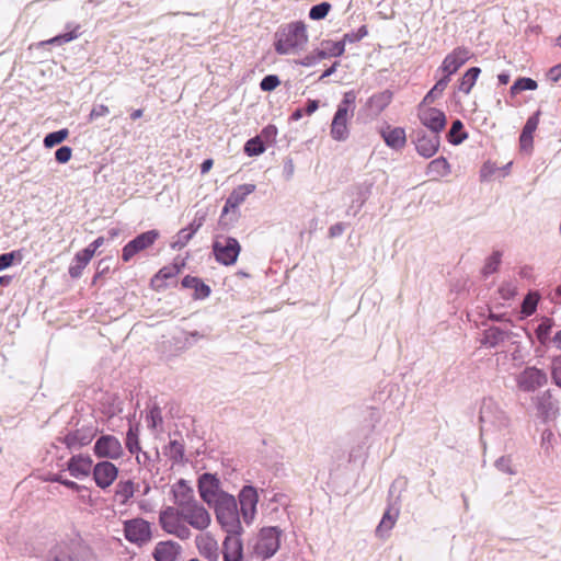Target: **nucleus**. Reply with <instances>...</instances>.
<instances>
[{
    "label": "nucleus",
    "mask_w": 561,
    "mask_h": 561,
    "mask_svg": "<svg viewBox=\"0 0 561 561\" xmlns=\"http://www.w3.org/2000/svg\"><path fill=\"white\" fill-rule=\"evenodd\" d=\"M309 41L302 22L289 23L275 34L274 47L279 55H295L305 49Z\"/></svg>",
    "instance_id": "f257e3e1"
},
{
    "label": "nucleus",
    "mask_w": 561,
    "mask_h": 561,
    "mask_svg": "<svg viewBox=\"0 0 561 561\" xmlns=\"http://www.w3.org/2000/svg\"><path fill=\"white\" fill-rule=\"evenodd\" d=\"M356 102V93L351 90L343 94L342 101L333 116L330 135L336 141H344L350 136L348 121L353 116Z\"/></svg>",
    "instance_id": "f03ea898"
},
{
    "label": "nucleus",
    "mask_w": 561,
    "mask_h": 561,
    "mask_svg": "<svg viewBox=\"0 0 561 561\" xmlns=\"http://www.w3.org/2000/svg\"><path fill=\"white\" fill-rule=\"evenodd\" d=\"M159 525L169 535L180 540L192 537L190 527L185 524L183 510L180 506H165L159 513Z\"/></svg>",
    "instance_id": "7ed1b4c3"
},
{
    "label": "nucleus",
    "mask_w": 561,
    "mask_h": 561,
    "mask_svg": "<svg viewBox=\"0 0 561 561\" xmlns=\"http://www.w3.org/2000/svg\"><path fill=\"white\" fill-rule=\"evenodd\" d=\"M216 507V517L225 531L230 534H240L242 530L238 515L237 502L232 495H226L214 504Z\"/></svg>",
    "instance_id": "20e7f679"
},
{
    "label": "nucleus",
    "mask_w": 561,
    "mask_h": 561,
    "mask_svg": "<svg viewBox=\"0 0 561 561\" xmlns=\"http://www.w3.org/2000/svg\"><path fill=\"white\" fill-rule=\"evenodd\" d=\"M213 251L217 262L229 266L237 262L241 245L232 237L218 236L214 241Z\"/></svg>",
    "instance_id": "39448f33"
},
{
    "label": "nucleus",
    "mask_w": 561,
    "mask_h": 561,
    "mask_svg": "<svg viewBox=\"0 0 561 561\" xmlns=\"http://www.w3.org/2000/svg\"><path fill=\"white\" fill-rule=\"evenodd\" d=\"M185 524L191 528L204 531L211 524L210 513L197 501L182 506Z\"/></svg>",
    "instance_id": "423d86ee"
},
{
    "label": "nucleus",
    "mask_w": 561,
    "mask_h": 561,
    "mask_svg": "<svg viewBox=\"0 0 561 561\" xmlns=\"http://www.w3.org/2000/svg\"><path fill=\"white\" fill-rule=\"evenodd\" d=\"M93 453L98 458L117 460L124 456V447L116 436L107 434L96 439Z\"/></svg>",
    "instance_id": "0eeeda50"
},
{
    "label": "nucleus",
    "mask_w": 561,
    "mask_h": 561,
    "mask_svg": "<svg viewBox=\"0 0 561 561\" xmlns=\"http://www.w3.org/2000/svg\"><path fill=\"white\" fill-rule=\"evenodd\" d=\"M280 545V530L276 527L262 528L255 545V551L264 559L271 558Z\"/></svg>",
    "instance_id": "6e6552de"
},
{
    "label": "nucleus",
    "mask_w": 561,
    "mask_h": 561,
    "mask_svg": "<svg viewBox=\"0 0 561 561\" xmlns=\"http://www.w3.org/2000/svg\"><path fill=\"white\" fill-rule=\"evenodd\" d=\"M160 233L158 230H149L140 233L129 241L122 251L124 262H129L137 253L149 249L158 240Z\"/></svg>",
    "instance_id": "1a4fd4ad"
},
{
    "label": "nucleus",
    "mask_w": 561,
    "mask_h": 561,
    "mask_svg": "<svg viewBox=\"0 0 561 561\" xmlns=\"http://www.w3.org/2000/svg\"><path fill=\"white\" fill-rule=\"evenodd\" d=\"M198 492L201 499L208 505H214L227 493L220 491L219 480L210 473H203L198 479Z\"/></svg>",
    "instance_id": "9d476101"
},
{
    "label": "nucleus",
    "mask_w": 561,
    "mask_h": 561,
    "mask_svg": "<svg viewBox=\"0 0 561 561\" xmlns=\"http://www.w3.org/2000/svg\"><path fill=\"white\" fill-rule=\"evenodd\" d=\"M125 538L136 545H142L151 539V526L142 518H134L124 523Z\"/></svg>",
    "instance_id": "9b49d317"
},
{
    "label": "nucleus",
    "mask_w": 561,
    "mask_h": 561,
    "mask_svg": "<svg viewBox=\"0 0 561 561\" xmlns=\"http://www.w3.org/2000/svg\"><path fill=\"white\" fill-rule=\"evenodd\" d=\"M519 390L533 392L547 383V375L537 367H527L516 377Z\"/></svg>",
    "instance_id": "f8f14e48"
},
{
    "label": "nucleus",
    "mask_w": 561,
    "mask_h": 561,
    "mask_svg": "<svg viewBox=\"0 0 561 561\" xmlns=\"http://www.w3.org/2000/svg\"><path fill=\"white\" fill-rule=\"evenodd\" d=\"M392 99L390 90L376 92L366 100L362 111L368 118L375 119L390 105Z\"/></svg>",
    "instance_id": "ddd939ff"
},
{
    "label": "nucleus",
    "mask_w": 561,
    "mask_h": 561,
    "mask_svg": "<svg viewBox=\"0 0 561 561\" xmlns=\"http://www.w3.org/2000/svg\"><path fill=\"white\" fill-rule=\"evenodd\" d=\"M421 123L434 134H439L446 126V115L443 111L421 104L419 106Z\"/></svg>",
    "instance_id": "4468645a"
},
{
    "label": "nucleus",
    "mask_w": 561,
    "mask_h": 561,
    "mask_svg": "<svg viewBox=\"0 0 561 561\" xmlns=\"http://www.w3.org/2000/svg\"><path fill=\"white\" fill-rule=\"evenodd\" d=\"M93 479L101 489H107L118 476V468L111 461L103 460L93 466Z\"/></svg>",
    "instance_id": "2eb2a0df"
},
{
    "label": "nucleus",
    "mask_w": 561,
    "mask_h": 561,
    "mask_svg": "<svg viewBox=\"0 0 561 561\" xmlns=\"http://www.w3.org/2000/svg\"><path fill=\"white\" fill-rule=\"evenodd\" d=\"M194 542L198 553L205 559L209 561H217L219 559V546L210 533L199 531Z\"/></svg>",
    "instance_id": "dca6fc26"
},
{
    "label": "nucleus",
    "mask_w": 561,
    "mask_h": 561,
    "mask_svg": "<svg viewBox=\"0 0 561 561\" xmlns=\"http://www.w3.org/2000/svg\"><path fill=\"white\" fill-rule=\"evenodd\" d=\"M471 53L466 47H457L451 50L443 60L440 70L450 77L470 59Z\"/></svg>",
    "instance_id": "f3484780"
},
{
    "label": "nucleus",
    "mask_w": 561,
    "mask_h": 561,
    "mask_svg": "<svg viewBox=\"0 0 561 561\" xmlns=\"http://www.w3.org/2000/svg\"><path fill=\"white\" fill-rule=\"evenodd\" d=\"M239 501L242 517L249 524L253 520L256 513L259 501L256 490L253 486H244L239 494Z\"/></svg>",
    "instance_id": "a211bd4d"
},
{
    "label": "nucleus",
    "mask_w": 561,
    "mask_h": 561,
    "mask_svg": "<svg viewBox=\"0 0 561 561\" xmlns=\"http://www.w3.org/2000/svg\"><path fill=\"white\" fill-rule=\"evenodd\" d=\"M182 546L173 540L159 541L153 549L154 561H180Z\"/></svg>",
    "instance_id": "6ab92c4d"
},
{
    "label": "nucleus",
    "mask_w": 561,
    "mask_h": 561,
    "mask_svg": "<svg viewBox=\"0 0 561 561\" xmlns=\"http://www.w3.org/2000/svg\"><path fill=\"white\" fill-rule=\"evenodd\" d=\"M67 468L75 478L88 477L93 470V461L88 455H77L69 459Z\"/></svg>",
    "instance_id": "aec40b11"
},
{
    "label": "nucleus",
    "mask_w": 561,
    "mask_h": 561,
    "mask_svg": "<svg viewBox=\"0 0 561 561\" xmlns=\"http://www.w3.org/2000/svg\"><path fill=\"white\" fill-rule=\"evenodd\" d=\"M254 184L248 183L237 186L229 195L222 209V215H226L230 209H236L241 205L245 198L255 191Z\"/></svg>",
    "instance_id": "412c9836"
},
{
    "label": "nucleus",
    "mask_w": 561,
    "mask_h": 561,
    "mask_svg": "<svg viewBox=\"0 0 561 561\" xmlns=\"http://www.w3.org/2000/svg\"><path fill=\"white\" fill-rule=\"evenodd\" d=\"M240 534L227 535L224 541V560L225 561H243V546Z\"/></svg>",
    "instance_id": "4be33fe9"
},
{
    "label": "nucleus",
    "mask_w": 561,
    "mask_h": 561,
    "mask_svg": "<svg viewBox=\"0 0 561 561\" xmlns=\"http://www.w3.org/2000/svg\"><path fill=\"white\" fill-rule=\"evenodd\" d=\"M386 145L394 150L402 149L407 144L405 130L402 127L387 126L380 131Z\"/></svg>",
    "instance_id": "5701e85b"
},
{
    "label": "nucleus",
    "mask_w": 561,
    "mask_h": 561,
    "mask_svg": "<svg viewBox=\"0 0 561 561\" xmlns=\"http://www.w3.org/2000/svg\"><path fill=\"white\" fill-rule=\"evenodd\" d=\"M172 494L176 506H184L192 503L194 500V490L184 479L179 480L172 485Z\"/></svg>",
    "instance_id": "b1692460"
},
{
    "label": "nucleus",
    "mask_w": 561,
    "mask_h": 561,
    "mask_svg": "<svg viewBox=\"0 0 561 561\" xmlns=\"http://www.w3.org/2000/svg\"><path fill=\"white\" fill-rule=\"evenodd\" d=\"M179 274L178 265L164 266L152 277L151 286L154 290H162L169 286V280L174 279Z\"/></svg>",
    "instance_id": "393cba45"
},
{
    "label": "nucleus",
    "mask_w": 561,
    "mask_h": 561,
    "mask_svg": "<svg viewBox=\"0 0 561 561\" xmlns=\"http://www.w3.org/2000/svg\"><path fill=\"white\" fill-rule=\"evenodd\" d=\"M439 148V136L434 134L431 136L422 135L416 140V150L424 158L433 157Z\"/></svg>",
    "instance_id": "a878e982"
},
{
    "label": "nucleus",
    "mask_w": 561,
    "mask_h": 561,
    "mask_svg": "<svg viewBox=\"0 0 561 561\" xmlns=\"http://www.w3.org/2000/svg\"><path fill=\"white\" fill-rule=\"evenodd\" d=\"M538 124H539L538 113L530 116L527 119V122L523 128L522 135L519 137V144H520L522 150H525V151L531 150L533 139H534L533 135H534L535 130L537 129Z\"/></svg>",
    "instance_id": "bb28decb"
},
{
    "label": "nucleus",
    "mask_w": 561,
    "mask_h": 561,
    "mask_svg": "<svg viewBox=\"0 0 561 561\" xmlns=\"http://www.w3.org/2000/svg\"><path fill=\"white\" fill-rule=\"evenodd\" d=\"M93 433L85 430H77L67 434L64 438V443L68 448L76 449L87 446L93 439Z\"/></svg>",
    "instance_id": "cd10ccee"
},
{
    "label": "nucleus",
    "mask_w": 561,
    "mask_h": 561,
    "mask_svg": "<svg viewBox=\"0 0 561 561\" xmlns=\"http://www.w3.org/2000/svg\"><path fill=\"white\" fill-rule=\"evenodd\" d=\"M352 41L350 35H345L343 41L333 42V41H323L319 48L320 57H336L343 55L345 50V42Z\"/></svg>",
    "instance_id": "c85d7f7f"
},
{
    "label": "nucleus",
    "mask_w": 561,
    "mask_h": 561,
    "mask_svg": "<svg viewBox=\"0 0 561 561\" xmlns=\"http://www.w3.org/2000/svg\"><path fill=\"white\" fill-rule=\"evenodd\" d=\"M450 164L444 157L432 160L426 169V174L433 179L438 180L450 174Z\"/></svg>",
    "instance_id": "c756f323"
},
{
    "label": "nucleus",
    "mask_w": 561,
    "mask_h": 561,
    "mask_svg": "<svg viewBox=\"0 0 561 561\" xmlns=\"http://www.w3.org/2000/svg\"><path fill=\"white\" fill-rule=\"evenodd\" d=\"M137 485L133 480H121L115 488V500L125 505L134 496Z\"/></svg>",
    "instance_id": "7c9ffc66"
},
{
    "label": "nucleus",
    "mask_w": 561,
    "mask_h": 561,
    "mask_svg": "<svg viewBox=\"0 0 561 561\" xmlns=\"http://www.w3.org/2000/svg\"><path fill=\"white\" fill-rule=\"evenodd\" d=\"M93 255L91 254V251L89 250H81L79 251L75 257H73V264L69 267V275L72 278H78L81 276L83 270L89 264V262L92 260Z\"/></svg>",
    "instance_id": "2f4dec72"
},
{
    "label": "nucleus",
    "mask_w": 561,
    "mask_h": 561,
    "mask_svg": "<svg viewBox=\"0 0 561 561\" xmlns=\"http://www.w3.org/2000/svg\"><path fill=\"white\" fill-rule=\"evenodd\" d=\"M398 516H399V511L397 508L389 507L385 512V514H383V516H382V518H381V520H380V523H379V525H378V527L376 529L377 536H379V537L388 536L389 531L396 525Z\"/></svg>",
    "instance_id": "473e14b6"
},
{
    "label": "nucleus",
    "mask_w": 561,
    "mask_h": 561,
    "mask_svg": "<svg viewBox=\"0 0 561 561\" xmlns=\"http://www.w3.org/2000/svg\"><path fill=\"white\" fill-rule=\"evenodd\" d=\"M182 285L185 288L194 289V297L197 299H203L210 295L209 286L196 277L185 276L182 280Z\"/></svg>",
    "instance_id": "72a5a7b5"
},
{
    "label": "nucleus",
    "mask_w": 561,
    "mask_h": 561,
    "mask_svg": "<svg viewBox=\"0 0 561 561\" xmlns=\"http://www.w3.org/2000/svg\"><path fill=\"white\" fill-rule=\"evenodd\" d=\"M480 72L481 70L478 67L468 69L460 80L459 90L465 94H469L474 87Z\"/></svg>",
    "instance_id": "f704fd0d"
},
{
    "label": "nucleus",
    "mask_w": 561,
    "mask_h": 561,
    "mask_svg": "<svg viewBox=\"0 0 561 561\" xmlns=\"http://www.w3.org/2000/svg\"><path fill=\"white\" fill-rule=\"evenodd\" d=\"M125 445L130 454H136L140 450L139 446V426L130 425L126 434Z\"/></svg>",
    "instance_id": "c9c22d12"
},
{
    "label": "nucleus",
    "mask_w": 561,
    "mask_h": 561,
    "mask_svg": "<svg viewBox=\"0 0 561 561\" xmlns=\"http://www.w3.org/2000/svg\"><path fill=\"white\" fill-rule=\"evenodd\" d=\"M69 131L68 129L64 128L54 133H49L44 138V146L46 148H53L62 141H65L68 138Z\"/></svg>",
    "instance_id": "e433bc0d"
},
{
    "label": "nucleus",
    "mask_w": 561,
    "mask_h": 561,
    "mask_svg": "<svg viewBox=\"0 0 561 561\" xmlns=\"http://www.w3.org/2000/svg\"><path fill=\"white\" fill-rule=\"evenodd\" d=\"M196 228H184L178 232L175 236L174 241L172 242L173 249H182L184 248L188 241L193 238V236L196 233Z\"/></svg>",
    "instance_id": "4c0bfd02"
},
{
    "label": "nucleus",
    "mask_w": 561,
    "mask_h": 561,
    "mask_svg": "<svg viewBox=\"0 0 561 561\" xmlns=\"http://www.w3.org/2000/svg\"><path fill=\"white\" fill-rule=\"evenodd\" d=\"M265 151V146L260 137H254L249 139L244 145V152L249 157H254L263 153Z\"/></svg>",
    "instance_id": "58836bf2"
},
{
    "label": "nucleus",
    "mask_w": 561,
    "mask_h": 561,
    "mask_svg": "<svg viewBox=\"0 0 561 561\" xmlns=\"http://www.w3.org/2000/svg\"><path fill=\"white\" fill-rule=\"evenodd\" d=\"M462 127H463V125L459 119H457L453 123L451 128L448 134L449 142H451L454 145H459L467 138V134L461 133Z\"/></svg>",
    "instance_id": "ea45409f"
},
{
    "label": "nucleus",
    "mask_w": 561,
    "mask_h": 561,
    "mask_svg": "<svg viewBox=\"0 0 561 561\" xmlns=\"http://www.w3.org/2000/svg\"><path fill=\"white\" fill-rule=\"evenodd\" d=\"M504 339V333L497 328H490L484 333L483 344L490 347L496 346Z\"/></svg>",
    "instance_id": "a19ab883"
},
{
    "label": "nucleus",
    "mask_w": 561,
    "mask_h": 561,
    "mask_svg": "<svg viewBox=\"0 0 561 561\" xmlns=\"http://www.w3.org/2000/svg\"><path fill=\"white\" fill-rule=\"evenodd\" d=\"M537 82L530 78H520L511 87V93L516 94L519 91L536 90Z\"/></svg>",
    "instance_id": "79ce46f5"
},
{
    "label": "nucleus",
    "mask_w": 561,
    "mask_h": 561,
    "mask_svg": "<svg viewBox=\"0 0 561 561\" xmlns=\"http://www.w3.org/2000/svg\"><path fill=\"white\" fill-rule=\"evenodd\" d=\"M164 455L174 461H179L183 457V446L176 440H171L164 448Z\"/></svg>",
    "instance_id": "37998d69"
},
{
    "label": "nucleus",
    "mask_w": 561,
    "mask_h": 561,
    "mask_svg": "<svg viewBox=\"0 0 561 561\" xmlns=\"http://www.w3.org/2000/svg\"><path fill=\"white\" fill-rule=\"evenodd\" d=\"M538 300H539L538 294H536V293L528 294L523 301L522 312L526 316H530L536 310Z\"/></svg>",
    "instance_id": "c03bdc74"
},
{
    "label": "nucleus",
    "mask_w": 561,
    "mask_h": 561,
    "mask_svg": "<svg viewBox=\"0 0 561 561\" xmlns=\"http://www.w3.org/2000/svg\"><path fill=\"white\" fill-rule=\"evenodd\" d=\"M331 9V4L328 2H322L320 4L313 5L309 11V18L311 20H321L324 19Z\"/></svg>",
    "instance_id": "a18cd8bd"
},
{
    "label": "nucleus",
    "mask_w": 561,
    "mask_h": 561,
    "mask_svg": "<svg viewBox=\"0 0 561 561\" xmlns=\"http://www.w3.org/2000/svg\"><path fill=\"white\" fill-rule=\"evenodd\" d=\"M501 264V253L494 252L485 262L483 273L485 275L494 273Z\"/></svg>",
    "instance_id": "49530a36"
},
{
    "label": "nucleus",
    "mask_w": 561,
    "mask_h": 561,
    "mask_svg": "<svg viewBox=\"0 0 561 561\" xmlns=\"http://www.w3.org/2000/svg\"><path fill=\"white\" fill-rule=\"evenodd\" d=\"M552 320L550 319H545L537 328V336H538V340L541 342V343H545L546 340L548 339L550 332H551V329H552Z\"/></svg>",
    "instance_id": "de8ad7c7"
},
{
    "label": "nucleus",
    "mask_w": 561,
    "mask_h": 561,
    "mask_svg": "<svg viewBox=\"0 0 561 561\" xmlns=\"http://www.w3.org/2000/svg\"><path fill=\"white\" fill-rule=\"evenodd\" d=\"M280 81L277 76L270 75L262 79L260 83V88L263 91H273L279 85Z\"/></svg>",
    "instance_id": "09e8293b"
},
{
    "label": "nucleus",
    "mask_w": 561,
    "mask_h": 561,
    "mask_svg": "<svg viewBox=\"0 0 561 561\" xmlns=\"http://www.w3.org/2000/svg\"><path fill=\"white\" fill-rule=\"evenodd\" d=\"M72 157V149L68 146L58 148L55 152V159L58 163H67Z\"/></svg>",
    "instance_id": "8fccbe9b"
},
{
    "label": "nucleus",
    "mask_w": 561,
    "mask_h": 561,
    "mask_svg": "<svg viewBox=\"0 0 561 561\" xmlns=\"http://www.w3.org/2000/svg\"><path fill=\"white\" fill-rule=\"evenodd\" d=\"M319 48L312 50L310 54L306 55L301 60L298 61L299 65L304 67H311L319 62L322 59H325L324 57H320Z\"/></svg>",
    "instance_id": "3c124183"
},
{
    "label": "nucleus",
    "mask_w": 561,
    "mask_h": 561,
    "mask_svg": "<svg viewBox=\"0 0 561 561\" xmlns=\"http://www.w3.org/2000/svg\"><path fill=\"white\" fill-rule=\"evenodd\" d=\"M108 113H110V108L107 105L99 104L91 110L89 118H90V121H94L99 117L106 116Z\"/></svg>",
    "instance_id": "603ef678"
},
{
    "label": "nucleus",
    "mask_w": 561,
    "mask_h": 561,
    "mask_svg": "<svg viewBox=\"0 0 561 561\" xmlns=\"http://www.w3.org/2000/svg\"><path fill=\"white\" fill-rule=\"evenodd\" d=\"M148 425L151 428H156L159 424H161L162 419L160 416V412L158 409H152L149 411L147 415Z\"/></svg>",
    "instance_id": "864d4df0"
},
{
    "label": "nucleus",
    "mask_w": 561,
    "mask_h": 561,
    "mask_svg": "<svg viewBox=\"0 0 561 561\" xmlns=\"http://www.w3.org/2000/svg\"><path fill=\"white\" fill-rule=\"evenodd\" d=\"M495 467L500 471H503L505 473H508V474L514 473V470L512 469V466H511V460L508 458L501 457L500 459L496 460Z\"/></svg>",
    "instance_id": "5fc2aeb1"
},
{
    "label": "nucleus",
    "mask_w": 561,
    "mask_h": 561,
    "mask_svg": "<svg viewBox=\"0 0 561 561\" xmlns=\"http://www.w3.org/2000/svg\"><path fill=\"white\" fill-rule=\"evenodd\" d=\"M552 377L556 383L561 387V359H556L552 364Z\"/></svg>",
    "instance_id": "6e6d98bb"
},
{
    "label": "nucleus",
    "mask_w": 561,
    "mask_h": 561,
    "mask_svg": "<svg viewBox=\"0 0 561 561\" xmlns=\"http://www.w3.org/2000/svg\"><path fill=\"white\" fill-rule=\"evenodd\" d=\"M516 286L512 284H506L501 286L500 294L502 295L503 298L510 299L511 297L516 295Z\"/></svg>",
    "instance_id": "4d7b16f0"
},
{
    "label": "nucleus",
    "mask_w": 561,
    "mask_h": 561,
    "mask_svg": "<svg viewBox=\"0 0 561 561\" xmlns=\"http://www.w3.org/2000/svg\"><path fill=\"white\" fill-rule=\"evenodd\" d=\"M14 260V253H4L0 255V271L12 265Z\"/></svg>",
    "instance_id": "13d9d810"
},
{
    "label": "nucleus",
    "mask_w": 561,
    "mask_h": 561,
    "mask_svg": "<svg viewBox=\"0 0 561 561\" xmlns=\"http://www.w3.org/2000/svg\"><path fill=\"white\" fill-rule=\"evenodd\" d=\"M64 546H59L54 554L55 561H71L72 557L70 554L64 553Z\"/></svg>",
    "instance_id": "bf43d9fd"
},
{
    "label": "nucleus",
    "mask_w": 561,
    "mask_h": 561,
    "mask_svg": "<svg viewBox=\"0 0 561 561\" xmlns=\"http://www.w3.org/2000/svg\"><path fill=\"white\" fill-rule=\"evenodd\" d=\"M548 77L551 81L557 82L561 78V64L553 66L549 70Z\"/></svg>",
    "instance_id": "052dcab7"
},
{
    "label": "nucleus",
    "mask_w": 561,
    "mask_h": 561,
    "mask_svg": "<svg viewBox=\"0 0 561 561\" xmlns=\"http://www.w3.org/2000/svg\"><path fill=\"white\" fill-rule=\"evenodd\" d=\"M105 239L103 237L96 238L92 243H90L85 250L91 251V254L94 256L96 250L104 244Z\"/></svg>",
    "instance_id": "680f3d73"
},
{
    "label": "nucleus",
    "mask_w": 561,
    "mask_h": 561,
    "mask_svg": "<svg viewBox=\"0 0 561 561\" xmlns=\"http://www.w3.org/2000/svg\"><path fill=\"white\" fill-rule=\"evenodd\" d=\"M61 484H64L65 486H67V488L71 489V490L78 491V492H79V491H83V490L85 491V490H87L85 488H83V486L79 485L77 482L71 481V480H62V481H61Z\"/></svg>",
    "instance_id": "e2e57ef3"
},
{
    "label": "nucleus",
    "mask_w": 561,
    "mask_h": 561,
    "mask_svg": "<svg viewBox=\"0 0 561 561\" xmlns=\"http://www.w3.org/2000/svg\"><path fill=\"white\" fill-rule=\"evenodd\" d=\"M438 98V94L434 90H430L424 96L422 104L427 105L433 103Z\"/></svg>",
    "instance_id": "0e129e2a"
},
{
    "label": "nucleus",
    "mask_w": 561,
    "mask_h": 561,
    "mask_svg": "<svg viewBox=\"0 0 561 561\" xmlns=\"http://www.w3.org/2000/svg\"><path fill=\"white\" fill-rule=\"evenodd\" d=\"M319 107L318 101L316 100H309L306 107V114L311 115L313 114Z\"/></svg>",
    "instance_id": "69168bd1"
},
{
    "label": "nucleus",
    "mask_w": 561,
    "mask_h": 561,
    "mask_svg": "<svg viewBox=\"0 0 561 561\" xmlns=\"http://www.w3.org/2000/svg\"><path fill=\"white\" fill-rule=\"evenodd\" d=\"M449 78L450 77H447V75L445 73V76L442 79H439L435 83V85H437L438 89L444 91L447 88L448 83H449V80H450Z\"/></svg>",
    "instance_id": "338daca9"
},
{
    "label": "nucleus",
    "mask_w": 561,
    "mask_h": 561,
    "mask_svg": "<svg viewBox=\"0 0 561 561\" xmlns=\"http://www.w3.org/2000/svg\"><path fill=\"white\" fill-rule=\"evenodd\" d=\"M213 164H214V162H213V160H211V159H206V160L202 163V165H201V171H202V173H203V174L207 173V172L211 169Z\"/></svg>",
    "instance_id": "774afa93"
}]
</instances>
